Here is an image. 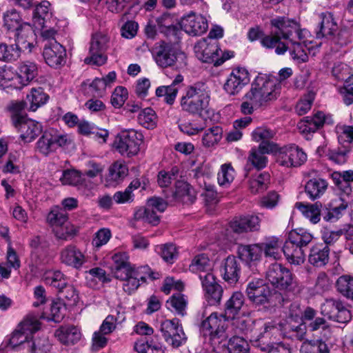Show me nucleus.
I'll use <instances>...</instances> for the list:
<instances>
[{
  "mask_svg": "<svg viewBox=\"0 0 353 353\" xmlns=\"http://www.w3.org/2000/svg\"><path fill=\"white\" fill-rule=\"evenodd\" d=\"M114 277L123 281V289L130 294L140 286V282L145 283L147 277L158 279L159 274L153 272L148 265L135 267L129 261L126 253H117L112 256Z\"/></svg>",
  "mask_w": 353,
  "mask_h": 353,
  "instance_id": "obj_1",
  "label": "nucleus"
},
{
  "mask_svg": "<svg viewBox=\"0 0 353 353\" xmlns=\"http://www.w3.org/2000/svg\"><path fill=\"white\" fill-rule=\"evenodd\" d=\"M210 90L205 82L198 81L188 86L181 99L183 111L206 119L212 114L210 107Z\"/></svg>",
  "mask_w": 353,
  "mask_h": 353,
  "instance_id": "obj_2",
  "label": "nucleus"
},
{
  "mask_svg": "<svg viewBox=\"0 0 353 353\" xmlns=\"http://www.w3.org/2000/svg\"><path fill=\"white\" fill-rule=\"evenodd\" d=\"M280 86L277 81L265 74L258 75L251 84L250 90L245 94L244 99L252 101L256 106L267 105L277 99Z\"/></svg>",
  "mask_w": 353,
  "mask_h": 353,
  "instance_id": "obj_3",
  "label": "nucleus"
},
{
  "mask_svg": "<svg viewBox=\"0 0 353 353\" xmlns=\"http://www.w3.org/2000/svg\"><path fill=\"white\" fill-rule=\"evenodd\" d=\"M143 136L134 130L121 132L115 138L114 146L122 156L131 157L139 152Z\"/></svg>",
  "mask_w": 353,
  "mask_h": 353,
  "instance_id": "obj_4",
  "label": "nucleus"
},
{
  "mask_svg": "<svg viewBox=\"0 0 353 353\" xmlns=\"http://www.w3.org/2000/svg\"><path fill=\"white\" fill-rule=\"evenodd\" d=\"M270 24L274 28L273 32L281 38L289 41L294 39L303 40L305 38L300 24L293 19L285 17H276L270 20Z\"/></svg>",
  "mask_w": 353,
  "mask_h": 353,
  "instance_id": "obj_5",
  "label": "nucleus"
},
{
  "mask_svg": "<svg viewBox=\"0 0 353 353\" xmlns=\"http://www.w3.org/2000/svg\"><path fill=\"white\" fill-rule=\"evenodd\" d=\"M11 121L24 143L32 142L42 132L41 124L26 115L15 114L11 116Z\"/></svg>",
  "mask_w": 353,
  "mask_h": 353,
  "instance_id": "obj_6",
  "label": "nucleus"
},
{
  "mask_svg": "<svg viewBox=\"0 0 353 353\" xmlns=\"http://www.w3.org/2000/svg\"><path fill=\"white\" fill-rule=\"evenodd\" d=\"M48 223L54 228L57 239L67 240L77 232L73 225L68 222L67 213L58 208L51 210L47 216Z\"/></svg>",
  "mask_w": 353,
  "mask_h": 353,
  "instance_id": "obj_7",
  "label": "nucleus"
},
{
  "mask_svg": "<svg viewBox=\"0 0 353 353\" xmlns=\"http://www.w3.org/2000/svg\"><path fill=\"white\" fill-rule=\"evenodd\" d=\"M266 279L276 288L292 290L294 285L291 272L281 263L271 264L266 272Z\"/></svg>",
  "mask_w": 353,
  "mask_h": 353,
  "instance_id": "obj_8",
  "label": "nucleus"
},
{
  "mask_svg": "<svg viewBox=\"0 0 353 353\" xmlns=\"http://www.w3.org/2000/svg\"><path fill=\"white\" fill-rule=\"evenodd\" d=\"M160 330L165 341L173 347H179L187 341V336L179 319H166L161 323Z\"/></svg>",
  "mask_w": 353,
  "mask_h": 353,
  "instance_id": "obj_9",
  "label": "nucleus"
},
{
  "mask_svg": "<svg viewBox=\"0 0 353 353\" xmlns=\"http://www.w3.org/2000/svg\"><path fill=\"white\" fill-rule=\"evenodd\" d=\"M70 143L68 136L54 129L46 130L37 143L39 152L47 156L57 147H63Z\"/></svg>",
  "mask_w": 353,
  "mask_h": 353,
  "instance_id": "obj_10",
  "label": "nucleus"
},
{
  "mask_svg": "<svg viewBox=\"0 0 353 353\" xmlns=\"http://www.w3.org/2000/svg\"><path fill=\"white\" fill-rule=\"evenodd\" d=\"M245 293L248 299L255 306L269 303L272 296V290L261 279H252L249 281Z\"/></svg>",
  "mask_w": 353,
  "mask_h": 353,
  "instance_id": "obj_11",
  "label": "nucleus"
},
{
  "mask_svg": "<svg viewBox=\"0 0 353 353\" xmlns=\"http://www.w3.org/2000/svg\"><path fill=\"white\" fill-rule=\"evenodd\" d=\"M221 52L216 40L203 39L198 42L194 46V52L199 59L205 63H214V65H221L230 57L219 59V52Z\"/></svg>",
  "mask_w": 353,
  "mask_h": 353,
  "instance_id": "obj_12",
  "label": "nucleus"
},
{
  "mask_svg": "<svg viewBox=\"0 0 353 353\" xmlns=\"http://www.w3.org/2000/svg\"><path fill=\"white\" fill-rule=\"evenodd\" d=\"M152 54L157 64L161 68L173 66L179 58L184 57L171 43L165 41H160L154 45Z\"/></svg>",
  "mask_w": 353,
  "mask_h": 353,
  "instance_id": "obj_13",
  "label": "nucleus"
},
{
  "mask_svg": "<svg viewBox=\"0 0 353 353\" xmlns=\"http://www.w3.org/2000/svg\"><path fill=\"white\" fill-rule=\"evenodd\" d=\"M109 39L102 34H96L92 38L89 49V56L84 59L86 64L102 65L107 61L105 52L108 48Z\"/></svg>",
  "mask_w": 353,
  "mask_h": 353,
  "instance_id": "obj_14",
  "label": "nucleus"
},
{
  "mask_svg": "<svg viewBox=\"0 0 353 353\" xmlns=\"http://www.w3.org/2000/svg\"><path fill=\"white\" fill-rule=\"evenodd\" d=\"M228 320L218 317L217 314L212 313L207 319L203 320L201 324L200 330L204 336H209L210 340L221 339L227 338L225 334V321Z\"/></svg>",
  "mask_w": 353,
  "mask_h": 353,
  "instance_id": "obj_15",
  "label": "nucleus"
},
{
  "mask_svg": "<svg viewBox=\"0 0 353 353\" xmlns=\"http://www.w3.org/2000/svg\"><path fill=\"white\" fill-rule=\"evenodd\" d=\"M321 314L330 319L341 323L348 322L351 319L350 312L343 305L340 300L327 299L321 305Z\"/></svg>",
  "mask_w": 353,
  "mask_h": 353,
  "instance_id": "obj_16",
  "label": "nucleus"
},
{
  "mask_svg": "<svg viewBox=\"0 0 353 353\" xmlns=\"http://www.w3.org/2000/svg\"><path fill=\"white\" fill-rule=\"evenodd\" d=\"M43 56L48 65L57 68L65 63L66 51L57 41L50 40L44 46Z\"/></svg>",
  "mask_w": 353,
  "mask_h": 353,
  "instance_id": "obj_17",
  "label": "nucleus"
},
{
  "mask_svg": "<svg viewBox=\"0 0 353 353\" xmlns=\"http://www.w3.org/2000/svg\"><path fill=\"white\" fill-rule=\"evenodd\" d=\"M181 28L190 36H200L205 33L208 28L206 19L201 15L190 12L181 20Z\"/></svg>",
  "mask_w": 353,
  "mask_h": 353,
  "instance_id": "obj_18",
  "label": "nucleus"
},
{
  "mask_svg": "<svg viewBox=\"0 0 353 353\" xmlns=\"http://www.w3.org/2000/svg\"><path fill=\"white\" fill-rule=\"evenodd\" d=\"M14 32L15 46L21 48V52L30 53L34 48L35 34L32 27L28 23L22 26Z\"/></svg>",
  "mask_w": 353,
  "mask_h": 353,
  "instance_id": "obj_19",
  "label": "nucleus"
},
{
  "mask_svg": "<svg viewBox=\"0 0 353 353\" xmlns=\"http://www.w3.org/2000/svg\"><path fill=\"white\" fill-rule=\"evenodd\" d=\"M250 82L248 70L245 68L234 70L223 85L225 92L230 94H236Z\"/></svg>",
  "mask_w": 353,
  "mask_h": 353,
  "instance_id": "obj_20",
  "label": "nucleus"
},
{
  "mask_svg": "<svg viewBox=\"0 0 353 353\" xmlns=\"http://www.w3.org/2000/svg\"><path fill=\"white\" fill-rule=\"evenodd\" d=\"M319 22L316 30L317 39L332 38L338 30V25L332 13L326 12L319 14Z\"/></svg>",
  "mask_w": 353,
  "mask_h": 353,
  "instance_id": "obj_21",
  "label": "nucleus"
},
{
  "mask_svg": "<svg viewBox=\"0 0 353 353\" xmlns=\"http://www.w3.org/2000/svg\"><path fill=\"white\" fill-rule=\"evenodd\" d=\"M61 263L79 269L86 262L85 255L75 245H69L61 250L60 252Z\"/></svg>",
  "mask_w": 353,
  "mask_h": 353,
  "instance_id": "obj_22",
  "label": "nucleus"
},
{
  "mask_svg": "<svg viewBox=\"0 0 353 353\" xmlns=\"http://www.w3.org/2000/svg\"><path fill=\"white\" fill-rule=\"evenodd\" d=\"M324 123V114L321 112H318L313 117H304L298 123V127L301 132L305 135L306 139H310L312 134L321 128Z\"/></svg>",
  "mask_w": 353,
  "mask_h": 353,
  "instance_id": "obj_23",
  "label": "nucleus"
},
{
  "mask_svg": "<svg viewBox=\"0 0 353 353\" xmlns=\"http://www.w3.org/2000/svg\"><path fill=\"white\" fill-rule=\"evenodd\" d=\"M330 248L323 243L314 245L308 255V261L313 266L321 268L329 261Z\"/></svg>",
  "mask_w": 353,
  "mask_h": 353,
  "instance_id": "obj_24",
  "label": "nucleus"
},
{
  "mask_svg": "<svg viewBox=\"0 0 353 353\" xmlns=\"http://www.w3.org/2000/svg\"><path fill=\"white\" fill-rule=\"evenodd\" d=\"M183 81V77L181 74H177L172 83L169 85H161L156 89V95L158 97H164V101L172 105L176 97L179 85Z\"/></svg>",
  "mask_w": 353,
  "mask_h": 353,
  "instance_id": "obj_25",
  "label": "nucleus"
},
{
  "mask_svg": "<svg viewBox=\"0 0 353 353\" xmlns=\"http://www.w3.org/2000/svg\"><path fill=\"white\" fill-rule=\"evenodd\" d=\"M237 253L239 259L250 265L260 260L262 254V247L260 243L251 245H240Z\"/></svg>",
  "mask_w": 353,
  "mask_h": 353,
  "instance_id": "obj_26",
  "label": "nucleus"
},
{
  "mask_svg": "<svg viewBox=\"0 0 353 353\" xmlns=\"http://www.w3.org/2000/svg\"><path fill=\"white\" fill-rule=\"evenodd\" d=\"M244 296L240 292H234L225 303L224 312L221 317L233 319L237 315L244 303Z\"/></svg>",
  "mask_w": 353,
  "mask_h": 353,
  "instance_id": "obj_27",
  "label": "nucleus"
},
{
  "mask_svg": "<svg viewBox=\"0 0 353 353\" xmlns=\"http://www.w3.org/2000/svg\"><path fill=\"white\" fill-rule=\"evenodd\" d=\"M307 326L304 322L288 321L283 328V336L292 340L303 341L306 335Z\"/></svg>",
  "mask_w": 353,
  "mask_h": 353,
  "instance_id": "obj_28",
  "label": "nucleus"
},
{
  "mask_svg": "<svg viewBox=\"0 0 353 353\" xmlns=\"http://www.w3.org/2000/svg\"><path fill=\"white\" fill-rule=\"evenodd\" d=\"M283 253L291 264L299 265L303 264L305 260V250L288 241L283 246Z\"/></svg>",
  "mask_w": 353,
  "mask_h": 353,
  "instance_id": "obj_29",
  "label": "nucleus"
},
{
  "mask_svg": "<svg viewBox=\"0 0 353 353\" xmlns=\"http://www.w3.org/2000/svg\"><path fill=\"white\" fill-rule=\"evenodd\" d=\"M262 247V252L267 258L274 260H279L281 258L283 252L282 241L278 237L272 236L265 240L264 243H260Z\"/></svg>",
  "mask_w": 353,
  "mask_h": 353,
  "instance_id": "obj_30",
  "label": "nucleus"
},
{
  "mask_svg": "<svg viewBox=\"0 0 353 353\" xmlns=\"http://www.w3.org/2000/svg\"><path fill=\"white\" fill-rule=\"evenodd\" d=\"M328 183L326 180L321 178H313L306 183L305 190L312 200H315L325 192Z\"/></svg>",
  "mask_w": 353,
  "mask_h": 353,
  "instance_id": "obj_31",
  "label": "nucleus"
},
{
  "mask_svg": "<svg viewBox=\"0 0 353 353\" xmlns=\"http://www.w3.org/2000/svg\"><path fill=\"white\" fill-rule=\"evenodd\" d=\"M175 199L185 204H192L196 199V191L187 182L178 181L174 192Z\"/></svg>",
  "mask_w": 353,
  "mask_h": 353,
  "instance_id": "obj_32",
  "label": "nucleus"
},
{
  "mask_svg": "<svg viewBox=\"0 0 353 353\" xmlns=\"http://www.w3.org/2000/svg\"><path fill=\"white\" fill-rule=\"evenodd\" d=\"M17 77L21 88L26 85L33 80L37 74V65L30 61H25L20 63L18 68Z\"/></svg>",
  "mask_w": 353,
  "mask_h": 353,
  "instance_id": "obj_33",
  "label": "nucleus"
},
{
  "mask_svg": "<svg viewBox=\"0 0 353 353\" xmlns=\"http://www.w3.org/2000/svg\"><path fill=\"white\" fill-rule=\"evenodd\" d=\"M158 30L167 37H176L179 29L174 24L173 17L169 13H163L155 20Z\"/></svg>",
  "mask_w": 353,
  "mask_h": 353,
  "instance_id": "obj_34",
  "label": "nucleus"
},
{
  "mask_svg": "<svg viewBox=\"0 0 353 353\" xmlns=\"http://www.w3.org/2000/svg\"><path fill=\"white\" fill-rule=\"evenodd\" d=\"M50 3L48 1H43L37 4L33 11V21L38 28L46 27V22L51 16Z\"/></svg>",
  "mask_w": 353,
  "mask_h": 353,
  "instance_id": "obj_35",
  "label": "nucleus"
},
{
  "mask_svg": "<svg viewBox=\"0 0 353 353\" xmlns=\"http://www.w3.org/2000/svg\"><path fill=\"white\" fill-rule=\"evenodd\" d=\"M59 341L65 345L74 344L81 339V332L74 326L61 327L55 332Z\"/></svg>",
  "mask_w": 353,
  "mask_h": 353,
  "instance_id": "obj_36",
  "label": "nucleus"
},
{
  "mask_svg": "<svg viewBox=\"0 0 353 353\" xmlns=\"http://www.w3.org/2000/svg\"><path fill=\"white\" fill-rule=\"evenodd\" d=\"M223 279L227 282L236 283L239 277L240 268L237 259L234 256H229L225 259L223 267Z\"/></svg>",
  "mask_w": 353,
  "mask_h": 353,
  "instance_id": "obj_37",
  "label": "nucleus"
},
{
  "mask_svg": "<svg viewBox=\"0 0 353 353\" xmlns=\"http://www.w3.org/2000/svg\"><path fill=\"white\" fill-rule=\"evenodd\" d=\"M9 87L15 89L21 88L17 74L12 67L4 65L3 67H0V88H6Z\"/></svg>",
  "mask_w": 353,
  "mask_h": 353,
  "instance_id": "obj_38",
  "label": "nucleus"
},
{
  "mask_svg": "<svg viewBox=\"0 0 353 353\" xmlns=\"http://www.w3.org/2000/svg\"><path fill=\"white\" fill-rule=\"evenodd\" d=\"M48 96L41 88H32L30 92L26 96V103H28V109L35 111L38 108L46 103Z\"/></svg>",
  "mask_w": 353,
  "mask_h": 353,
  "instance_id": "obj_39",
  "label": "nucleus"
},
{
  "mask_svg": "<svg viewBox=\"0 0 353 353\" xmlns=\"http://www.w3.org/2000/svg\"><path fill=\"white\" fill-rule=\"evenodd\" d=\"M296 208L300 210L307 218L310 221L314 224L317 223L321 219L322 204L316 202L314 204L305 205L303 203H296Z\"/></svg>",
  "mask_w": 353,
  "mask_h": 353,
  "instance_id": "obj_40",
  "label": "nucleus"
},
{
  "mask_svg": "<svg viewBox=\"0 0 353 353\" xmlns=\"http://www.w3.org/2000/svg\"><path fill=\"white\" fill-rule=\"evenodd\" d=\"M313 235L303 228L291 231L288 234V241L296 245L303 249L313 239Z\"/></svg>",
  "mask_w": 353,
  "mask_h": 353,
  "instance_id": "obj_41",
  "label": "nucleus"
},
{
  "mask_svg": "<svg viewBox=\"0 0 353 353\" xmlns=\"http://www.w3.org/2000/svg\"><path fill=\"white\" fill-rule=\"evenodd\" d=\"M188 301L185 296L180 292L172 294L167 301L166 307L171 311H174L178 315L183 316L185 315V309Z\"/></svg>",
  "mask_w": 353,
  "mask_h": 353,
  "instance_id": "obj_42",
  "label": "nucleus"
},
{
  "mask_svg": "<svg viewBox=\"0 0 353 353\" xmlns=\"http://www.w3.org/2000/svg\"><path fill=\"white\" fill-rule=\"evenodd\" d=\"M3 27L8 31L15 32L24 22L15 9L7 10L3 13Z\"/></svg>",
  "mask_w": 353,
  "mask_h": 353,
  "instance_id": "obj_43",
  "label": "nucleus"
},
{
  "mask_svg": "<svg viewBox=\"0 0 353 353\" xmlns=\"http://www.w3.org/2000/svg\"><path fill=\"white\" fill-rule=\"evenodd\" d=\"M223 129L219 125H214L207 129L202 138L203 146L211 148L216 145L222 139Z\"/></svg>",
  "mask_w": 353,
  "mask_h": 353,
  "instance_id": "obj_44",
  "label": "nucleus"
},
{
  "mask_svg": "<svg viewBox=\"0 0 353 353\" xmlns=\"http://www.w3.org/2000/svg\"><path fill=\"white\" fill-rule=\"evenodd\" d=\"M21 48L14 44L8 45L0 43V61L3 62H12L17 61L21 54Z\"/></svg>",
  "mask_w": 353,
  "mask_h": 353,
  "instance_id": "obj_45",
  "label": "nucleus"
},
{
  "mask_svg": "<svg viewBox=\"0 0 353 353\" xmlns=\"http://www.w3.org/2000/svg\"><path fill=\"white\" fill-rule=\"evenodd\" d=\"M40 322L37 316L34 314H28L22 322L19 325V330L28 336L30 339L32 335L40 329Z\"/></svg>",
  "mask_w": 353,
  "mask_h": 353,
  "instance_id": "obj_46",
  "label": "nucleus"
},
{
  "mask_svg": "<svg viewBox=\"0 0 353 353\" xmlns=\"http://www.w3.org/2000/svg\"><path fill=\"white\" fill-rule=\"evenodd\" d=\"M138 353H164L163 345L154 339L138 340L134 346Z\"/></svg>",
  "mask_w": 353,
  "mask_h": 353,
  "instance_id": "obj_47",
  "label": "nucleus"
},
{
  "mask_svg": "<svg viewBox=\"0 0 353 353\" xmlns=\"http://www.w3.org/2000/svg\"><path fill=\"white\" fill-rule=\"evenodd\" d=\"M281 37L274 32L272 35H267L261 40V45L269 49L276 48L275 52L277 54H283L288 50V46L281 41Z\"/></svg>",
  "mask_w": 353,
  "mask_h": 353,
  "instance_id": "obj_48",
  "label": "nucleus"
},
{
  "mask_svg": "<svg viewBox=\"0 0 353 353\" xmlns=\"http://www.w3.org/2000/svg\"><path fill=\"white\" fill-rule=\"evenodd\" d=\"M28 339L27 350L32 353H48L50 348V344L48 338L45 336Z\"/></svg>",
  "mask_w": 353,
  "mask_h": 353,
  "instance_id": "obj_49",
  "label": "nucleus"
},
{
  "mask_svg": "<svg viewBox=\"0 0 353 353\" xmlns=\"http://www.w3.org/2000/svg\"><path fill=\"white\" fill-rule=\"evenodd\" d=\"M190 269L192 272L200 274L211 271L212 266L208 257L204 254H201L193 259Z\"/></svg>",
  "mask_w": 353,
  "mask_h": 353,
  "instance_id": "obj_50",
  "label": "nucleus"
},
{
  "mask_svg": "<svg viewBox=\"0 0 353 353\" xmlns=\"http://www.w3.org/2000/svg\"><path fill=\"white\" fill-rule=\"evenodd\" d=\"M301 353H330L327 344L322 340L305 341L300 349Z\"/></svg>",
  "mask_w": 353,
  "mask_h": 353,
  "instance_id": "obj_51",
  "label": "nucleus"
},
{
  "mask_svg": "<svg viewBox=\"0 0 353 353\" xmlns=\"http://www.w3.org/2000/svg\"><path fill=\"white\" fill-rule=\"evenodd\" d=\"M336 288L343 296L353 300V277L348 275L340 276L336 281Z\"/></svg>",
  "mask_w": 353,
  "mask_h": 353,
  "instance_id": "obj_52",
  "label": "nucleus"
},
{
  "mask_svg": "<svg viewBox=\"0 0 353 353\" xmlns=\"http://www.w3.org/2000/svg\"><path fill=\"white\" fill-rule=\"evenodd\" d=\"M155 251L165 262L169 263H173L178 256L176 248L172 243L159 245L156 246Z\"/></svg>",
  "mask_w": 353,
  "mask_h": 353,
  "instance_id": "obj_53",
  "label": "nucleus"
},
{
  "mask_svg": "<svg viewBox=\"0 0 353 353\" xmlns=\"http://www.w3.org/2000/svg\"><path fill=\"white\" fill-rule=\"evenodd\" d=\"M157 114L150 108L142 110L138 116V122L147 129H153L157 125Z\"/></svg>",
  "mask_w": 353,
  "mask_h": 353,
  "instance_id": "obj_54",
  "label": "nucleus"
},
{
  "mask_svg": "<svg viewBox=\"0 0 353 353\" xmlns=\"http://www.w3.org/2000/svg\"><path fill=\"white\" fill-rule=\"evenodd\" d=\"M59 297L63 301L64 305L69 307L76 305L79 299V293L72 285L61 290Z\"/></svg>",
  "mask_w": 353,
  "mask_h": 353,
  "instance_id": "obj_55",
  "label": "nucleus"
},
{
  "mask_svg": "<svg viewBox=\"0 0 353 353\" xmlns=\"http://www.w3.org/2000/svg\"><path fill=\"white\" fill-rule=\"evenodd\" d=\"M301 41L298 39L290 40L291 46H288V49H289L290 55L294 60H296L298 63H304L307 61L308 56L303 49Z\"/></svg>",
  "mask_w": 353,
  "mask_h": 353,
  "instance_id": "obj_56",
  "label": "nucleus"
},
{
  "mask_svg": "<svg viewBox=\"0 0 353 353\" xmlns=\"http://www.w3.org/2000/svg\"><path fill=\"white\" fill-rule=\"evenodd\" d=\"M60 180L63 185L75 186L83 185L85 182L83 174L81 172L75 170H65Z\"/></svg>",
  "mask_w": 353,
  "mask_h": 353,
  "instance_id": "obj_57",
  "label": "nucleus"
},
{
  "mask_svg": "<svg viewBox=\"0 0 353 353\" xmlns=\"http://www.w3.org/2000/svg\"><path fill=\"white\" fill-rule=\"evenodd\" d=\"M228 350L230 353H248V343L243 336H234L228 344Z\"/></svg>",
  "mask_w": 353,
  "mask_h": 353,
  "instance_id": "obj_58",
  "label": "nucleus"
},
{
  "mask_svg": "<svg viewBox=\"0 0 353 353\" xmlns=\"http://www.w3.org/2000/svg\"><path fill=\"white\" fill-rule=\"evenodd\" d=\"M234 170L231 164L225 163L222 165L217 174L219 184L222 186H226L230 184L234 179Z\"/></svg>",
  "mask_w": 353,
  "mask_h": 353,
  "instance_id": "obj_59",
  "label": "nucleus"
},
{
  "mask_svg": "<svg viewBox=\"0 0 353 353\" xmlns=\"http://www.w3.org/2000/svg\"><path fill=\"white\" fill-rule=\"evenodd\" d=\"M128 173L127 166L121 163L115 162L109 168L108 179L118 181L124 179Z\"/></svg>",
  "mask_w": 353,
  "mask_h": 353,
  "instance_id": "obj_60",
  "label": "nucleus"
},
{
  "mask_svg": "<svg viewBox=\"0 0 353 353\" xmlns=\"http://www.w3.org/2000/svg\"><path fill=\"white\" fill-rule=\"evenodd\" d=\"M19 154L17 152L9 153L8 159L4 165L3 166L2 171L4 173L18 174L20 172L19 166Z\"/></svg>",
  "mask_w": 353,
  "mask_h": 353,
  "instance_id": "obj_61",
  "label": "nucleus"
},
{
  "mask_svg": "<svg viewBox=\"0 0 353 353\" xmlns=\"http://www.w3.org/2000/svg\"><path fill=\"white\" fill-rule=\"evenodd\" d=\"M290 168L301 166L306 161L307 155L301 148H299L298 146L294 144H292L290 145Z\"/></svg>",
  "mask_w": 353,
  "mask_h": 353,
  "instance_id": "obj_62",
  "label": "nucleus"
},
{
  "mask_svg": "<svg viewBox=\"0 0 353 353\" xmlns=\"http://www.w3.org/2000/svg\"><path fill=\"white\" fill-rule=\"evenodd\" d=\"M343 96V100L345 105H350L353 103V75L345 79L344 85L339 90Z\"/></svg>",
  "mask_w": 353,
  "mask_h": 353,
  "instance_id": "obj_63",
  "label": "nucleus"
},
{
  "mask_svg": "<svg viewBox=\"0 0 353 353\" xmlns=\"http://www.w3.org/2000/svg\"><path fill=\"white\" fill-rule=\"evenodd\" d=\"M256 346L266 353H291L290 347L282 343L261 345L259 341H256Z\"/></svg>",
  "mask_w": 353,
  "mask_h": 353,
  "instance_id": "obj_64",
  "label": "nucleus"
}]
</instances>
